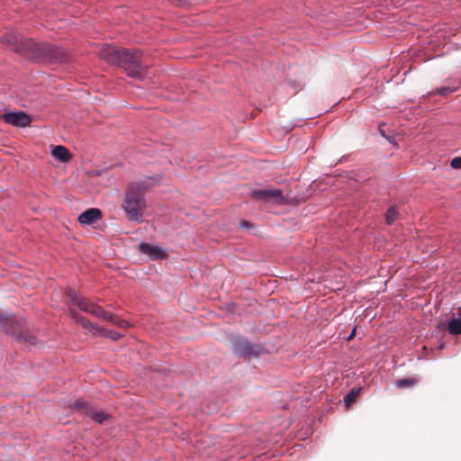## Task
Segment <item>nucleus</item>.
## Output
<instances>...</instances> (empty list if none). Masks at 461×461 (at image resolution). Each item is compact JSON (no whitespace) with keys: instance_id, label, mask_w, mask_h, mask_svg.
<instances>
[{"instance_id":"1","label":"nucleus","mask_w":461,"mask_h":461,"mask_svg":"<svg viewBox=\"0 0 461 461\" xmlns=\"http://www.w3.org/2000/svg\"><path fill=\"white\" fill-rule=\"evenodd\" d=\"M106 62L121 66L131 77L140 79L147 74V67L141 63L142 53L140 50L130 52L125 49L109 46L100 52Z\"/></svg>"},{"instance_id":"2","label":"nucleus","mask_w":461,"mask_h":461,"mask_svg":"<svg viewBox=\"0 0 461 461\" xmlns=\"http://www.w3.org/2000/svg\"><path fill=\"white\" fill-rule=\"evenodd\" d=\"M126 217L134 221H141L146 208L144 185L140 183L129 185L122 203Z\"/></svg>"},{"instance_id":"3","label":"nucleus","mask_w":461,"mask_h":461,"mask_svg":"<svg viewBox=\"0 0 461 461\" xmlns=\"http://www.w3.org/2000/svg\"><path fill=\"white\" fill-rule=\"evenodd\" d=\"M25 54L30 58L41 61L55 63L68 60V53L59 47L48 43L34 42L32 40H25L21 42Z\"/></svg>"},{"instance_id":"4","label":"nucleus","mask_w":461,"mask_h":461,"mask_svg":"<svg viewBox=\"0 0 461 461\" xmlns=\"http://www.w3.org/2000/svg\"><path fill=\"white\" fill-rule=\"evenodd\" d=\"M5 122L16 127H25L30 125L32 119L29 114L24 112H9L2 115Z\"/></svg>"},{"instance_id":"5","label":"nucleus","mask_w":461,"mask_h":461,"mask_svg":"<svg viewBox=\"0 0 461 461\" xmlns=\"http://www.w3.org/2000/svg\"><path fill=\"white\" fill-rule=\"evenodd\" d=\"M251 195L265 202H282L284 197L280 189H260L251 192Z\"/></svg>"},{"instance_id":"6","label":"nucleus","mask_w":461,"mask_h":461,"mask_svg":"<svg viewBox=\"0 0 461 461\" xmlns=\"http://www.w3.org/2000/svg\"><path fill=\"white\" fill-rule=\"evenodd\" d=\"M138 248L142 254L149 256L152 259H162L167 257V251L157 245L140 242Z\"/></svg>"},{"instance_id":"7","label":"nucleus","mask_w":461,"mask_h":461,"mask_svg":"<svg viewBox=\"0 0 461 461\" xmlns=\"http://www.w3.org/2000/svg\"><path fill=\"white\" fill-rule=\"evenodd\" d=\"M70 315L77 323L81 325L88 333L92 335H97L104 331L101 328L94 325L88 319L79 315L75 311H70Z\"/></svg>"},{"instance_id":"8","label":"nucleus","mask_w":461,"mask_h":461,"mask_svg":"<svg viewBox=\"0 0 461 461\" xmlns=\"http://www.w3.org/2000/svg\"><path fill=\"white\" fill-rule=\"evenodd\" d=\"M102 217V212L97 208H91L84 212H82L78 216V221L81 224L90 225L92 223L96 222L98 220H100Z\"/></svg>"},{"instance_id":"9","label":"nucleus","mask_w":461,"mask_h":461,"mask_svg":"<svg viewBox=\"0 0 461 461\" xmlns=\"http://www.w3.org/2000/svg\"><path fill=\"white\" fill-rule=\"evenodd\" d=\"M9 322L13 324L14 319L13 318L5 317L2 313H0V324L3 325L4 329L5 330V331L7 333H10V334H12L14 336L21 337V338H23V340L28 341V342H30L32 345H36L37 344L35 337H33V336L27 337L26 335L22 336V334H17L15 332V330L13 329V327H9L7 325Z\"/></svg>"},{"instance_id":"10","label":"nucleus","mask_w":461,"mask_h":461,"mask_svg":"<svg viewBox=\"0 0 461 461\" xmlns=\"http://www.w3.org/2000/svg\"><path fill=\"white\" fill-rule=\"evenodd\" d=\"M68 298L74 304L77 305L81 311L88 312L90 306L93 303L86 300V298L79 297L75 291L69 289L67 292Z\"/></svg>"},{"instance_id":"11","label":"nucleus","mask_w":461,"mask_h":461,"mask_svg":"<svg viewBox=\"0 0 461 461\" xmlns=\"http://www.w3.org/2000/svg\"><path fill=\"white\" fill-rule=\"evenodd\" d=\"M51 156L62 163H67L71 159V154L69 150L61 145L55 146L51 149Z\"/></svg>"},{"instance_id":"12","label":"nucleus","mask_w":461,"mask_h":461,"mask_svg":"<svg viewBox=\"0 0 461 461\" xmlns=\"http://www.w3.org/2000/svg\"><path fill=\"white\" fill-rule=\"evenodd\" d=\"M88 313H91L92 315L97 318H101L104 321H113V314L104 311L103 307L95 303H93L92 306H90Z\"/></svg>"},{"instance_id":"13","label":"nucleus","mask_w":461,"mask_h":461,"mask_svg":"<svg viewBox=\"0 0 461 461\" xmlns=\"http://www.w3.org/2000/svg\"><path fill=\"white\" fill-rule=\"evenodd\" d=\"M448 332L452 335L461 334V318H452L447 322Z\"/></svg>"},{"instance_id":"14","label":"nucleus","mask_w":461,"mask_h":461,"mask_svg":"<svg viewBox=\"0 0 461 461\" xmlns=\"http://www.w3.org/2000/svg\"><path fill=\"white\" fill-rule=\"evenodd\" d=\"M419 379L416 377H408V378H402L398 379L395 382V385L398 388L406 389L411 386H414L418 384Z\"/></svg>"},{"instance_id":"15","label":"nucleus","mask_w":461,"mask_h":461,"mask_svg":"<svg viewBox=\"0 0 461 461\" xmlns=\"http://www.w3.org/2000/svg\"><path fill=\"white\" fill-rule=\"evenodd\" d=\"M361 392V387L353 388L345 397H344V402L347 407H349L351 404H353L359 393Z\"/></svg>"},{"instance_id":"16","label":"nucleus","mask_w":461,"mask_h":461,"mask_svg":"<svg viewBox=\"0 0 461 461\" xmlns=\"http://www.w3.org/2000/svg\"><path fill=\"white\" fill-rule=\"evenodd\" d=\"M240 353L245 357H250L257 354V347L245 342L242 348L240 349Z\"/></svg>"},{"instance_id":"17","label":"nucleus","mask_w":461,"mask_h":461,"mask_svg":"<svg viewBox=\"0 0 461 461\" xmlns=\"http://www.w3.org/2000/svg\"><path fill=\"white\" fill-rule=\"evenodd\" d=\"M88 414L95 421L100 424L108 418V415L103 411H95L91 410Z\"/></svg>"},{"instance_id":"18","label":"nucleus","mask_w":461,"mask_h":461,"mask_svg":"<svg viewBox=\"0 0 461 461\" xmlns=\"http://www.w3.org/2000/svg\"><path fill=\"white\" fill-rule=\"evenodd\" d=\"M2 41L10 45V46H13L14 47L15 49H18V47L16 46L18 41H19V39L16 35H14V34H6V35H4L2 37Z\"/></svg>"},{"instance_id":"19","label":"nucleus","mask_w":461,"mask_h":461,"mask_svg":"<svg viewBox=\"0 0 461 461\" xmlns=\"http://www.w3.org/2000/svg\"><path fill=\"white\" fill-rule=\"evenodd\" d=\"M398 212L394 207H390L385 213V220L388 224H392L397 219Z\"/></svg>"},{"instance_id":"20","label":"nucleus","mask_w":461,"mask_h":461,"mask_svg":"<svg viewBox=\"0 0 461 461\" xmlns=\"http://www.w3.org/2000/svg\"><path fill=\"white\" fill-rule=\"evenodd\" d=\"M112 322L114 323L115 325H117L120 328L126 329V328L129 327V323H128L127 321L117 319L114 315H113V321H112Z\"/></svg>"},{"instance_id":"21","label":"nucleus","mask_w":461,"mask_h":461,"mask_svg":"<svg viewBox=\"0 0 461 461\" xmlns=\"http://www.w3.org/2000/svg\"><path fill=\"white\" fill-rule=\"evenodd\" d=\"M104 336H105L107 338H111L113 340H117L121 337V335L118 332L113 331V330L106 331L105 333H104Z\"/></svg>"},{"instance_id":"22","label":"nucleus","mask_w":461,"mask_h":461,"mask_svg":"<svg viewBox=\"0 0 461 461\" xmlns=\"http://www.w3.org/2000/svg\"><path fill=\"white\" fill-rule=\"evenodd\" d=\"M454 88H450V87H440V88H438L437 89V94L440 95H446L449 93H452L454 92Z\"/></svg>"},{"instance_id":"23","label":"nucleus","mask_w":461,"mask_h":461,"mask_svg":"<svg viewBox=\"0 0 461 461\" xmlns=\"http://www.w3.org/2000/svg\"><path fill=\"white\" fill-rule=\"evenodd\" d=\"M450 166L453 168H461V157L454 158L450 162Z\"/></svg>"},{"instance_id":"24","label":"nucleus","mask_w":461,"mask_h":461,"mask_svg":"<svg viewBox=\"0 0 461 461\" xmlns=\"http://www.w3.org/2000/svg\"><path fill=\"white\" fill-rule=\"evenodd\" d=\"M74 405L77 409H83V408H85L86 406V402H84L83 400L79 399V400L75 402Z\"/></svg>"},{"instance_id":"25","label":"nucleus","mask_w":461,"mask_h":461,"mask_svg":"<svg viewBox=\"0 0 461 461\" xmlns=\"http://www.w3.org/2000/svg\"><path fill=\"white\" fill-rule=\"evenodd\" d=\"M240 226L242 228H247V229H249L252 227V224L249 222V221H240Z\"/></svg>"},{"instance_id":"26","label":"nucleus","mask_w":461,"mask_h":461,"mask_svg":"<svg viewBox=\"0 0 461 461\" xmlns=\"http://www.w3.org/2000/svg\"><path fill=\"white\" fill-rule=\"evenodd\" d=\"M355 334H356V329H354V330L351 331V333H350V334L348 335V340L352 339L354 338Z\"/></svg>"},{"instance_id":"27","label":"nucleus","mask_w":461,"mask_h":461,"mask_svg":"<svg viewBox=\"0 0 461 461\" xmlns=\"http://www.w3.org/2000/svg\"><path fill=\"white\" fill-rule=\"evenodd\" d=\"M457 311H458L459 317L461 318V306L458 307Z\"/></svg>"}]
</instances>
